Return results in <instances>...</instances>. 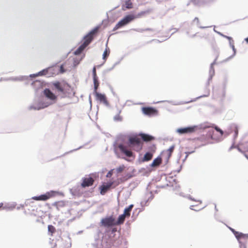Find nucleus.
<instances>
[{
	"label": "nucleus",
	"mask_w": 248,
	"mask_h": 248,
	"mask_svg": "<svg viewBox=\"0 0 248 248\" xmlns=\"http://www.w3.org/2000/svg\"><path fill=\"white\" fill-rule=\"evenodd\" d=\"M44 95L50 102L40 101L37 106L31 105L30 107V109L40 110L47 107L48 106L55 103L57 101L58 96L55 95L49 88H46L43 91Z\"/></svg>",
	"instance_id": "1"
},
{
	"label": "nucleus",
	"mask_w": 248,
	"mask_h": 248,
	"mask_svg": "<svg viewBox=\"0 0 248 248\" xmlns=\"http://www.w3.org/2000/svg\"><path fill=\"white\" fill-rule=\"evenodd\" d=\"M210 127L208 123H204L198 125H194L184 127L178 128L176 129V132L179 135H184L188 133H192L198 129H205Z\"/></svg>",
	"instance_id": "2"
},
{
	"label": "nucleus",
	"mask_w": 248,
	"mask_h": 248,
	"mask_svg": "<svg viewBox=\"0 0 248 248\" xmlns=\"http://www.w3.org/2000/svg\"><path fill=\"white\" fill-rule=\"evenodd\" d=\"M128 144L133 149L138 152L142 148L141 139L137 135H131L128 136Z\"/></svg>",
	"instance_id": "3"
},
{
	"label": "nucleus",
	"mask_w": 248,
	"mask_h": 248,
	"mask_svg": "<svg viewBox=\"0 0 248 248\" xmlns=\"http://www.w3.org/2000/svg\"><path fill=\"white\" fill-rule=\"evenodd\" d=\"M214 131L213 129L209 130L206 134H203L199 137L194 139V140H197L201 141L202 143L199 146V147L205 146L209 144H213V142L211 141V140H214L213 134Z\"/></svg>",
	"instance_id": "4"
},
{
	"label": "nucleus",
	"mask_w": 248,
	"mask_h": 248,
	"mask_svg": "<svg viewBox=\"0 0 248 248\" xmlns=\"http://www.w3.org/2000/svg\"><path fill=\"white\" fill-rule=\"evenodd\" d=\"M113 146L115 152L116 148H118L121 154L124 155L125 156L127 157H134V155L133 153L128 150L126 146L125 145L123 142L117 143L116 141H115L113 143Z\"/></svg>",
	"instance_id": "5"
},
{
	"label": "nucleus",
	"mask_w": 248,
	"mask_h": 248,
	"mask_svg": "<svg viewBox=\"0 0 248 248\" xmlns=\"http://www.w3.org/2000/svg\"><path fill=\"white\" fill-rule=\"evenodd\" d=\"M52 85L58 92L62 93V98L69 97L70 96L71 90L70 86H68V89H66L62 87L61 83L58 81L53 82Z\"/></svg>",
	"instance_id": "6"
},
{
	"label": "nucleus",
	"mask_w": 248,
	"mask_h": 248,
	"mask_svg": "<svg viewBox=\"0 0 248 248\" xmlns=\"http://www.w3.org/2000/svg\"><path fill=\"white\" fill-rule=\"evenodd\" d=\"M234 132V135L233 137V142L232 144V145L230 146V147L229 149V151H230L233 148H236V146L235 145V141L234 140L236 139V138L238 136V125L235 124H232L229 126V129L228 131H226V136H228L230 135L232 132Z\"/></svg>",
	"instance_id": "7"
},
{
	"label": "nucleus",
	"mask_w": 248,
	"mask_h": 248,
	"mask_svg": "<svg viewBox=\"0 0 248 248\" xmlns=\"http://www.w3.org/2000/svg\"><path fill=\"white\" fill-rule=\"evenodd\" d=\"M100 223V226L108 228L116 226L115 224V218L112 215L102 218Z\"/></svg>",
	"instance_id": "8"
},
{
	"label": "nucleus",
	"mask_w": 248,
	"mask_h": 248,
	"mask_svg": "<svg viewBox=\"0 0 248 248\" xmlns=\"http://www.w3.org/2000/svg\"><path fill=\"white\" fill-rule=\"evenodd\" d=\"M58 194L59 192L54 190H50L45 194H41L39 196H34L32 197V199L38 201H46L49 198L56 196Z\"/></svg>",
	"instance_id": "9"
},
{
	"label": "nucleus",
	"mask_w": 248,
	"mask_h": 248,
	"mask_svg": "<svg viewBox=\"0 0 248 248\" xmlns=\"http://www.w3.org/2000/svg\"><path fill=\"white\" fill-rule=\"evenodd\" d=\"M141 110L143 114L150 117L157 115L158 112L156 108L152 107H143Z\"/></svg>",
	"instance_id": "10"
},
{
	"label": "nucleus",
	"mask_w": 248,
	"mask_h": 248,
	"mask_svg": "<svg viewBox=\"0 0 248 248\" xmlns=\"http://www.w3.org/2000/svg\"><path fill=\"white\" fill-rule=\"evenodd\" d=\"M113 184V182L108 181L107 182L103 183L101 185H100L99 187V189H100V193L101 195H104L106 194V193L111 188L113 187L112 186Z\"/></svg>",
	"instance_id": "11"
},
{
	"label": "nucleus",
	"mask_w": 248,
	"mask_h": 248,
	"mask_svg": "<svg viewBox=\"0 0 248 248\" xmlns=\"http://www.w3.org/2000/svg\"><path fill=\"white\" fill-rule=\"evenodd\" d=\"M162 163V158L161 155H159L157 157L155 158L152 162L149 165L148 170L149 171H151L153 170V168H158L160 166L161 164Z\"/></svg>",
	"instance_id": "12"
},
{
	"label": "nucleus",
	"mask_w": 248,
	"mask_h": 248,
	"mask_svg": "<svg viewBox=\"0 0 248 248\" xmlns=\"http://www.w3.org/2000/svg\"><path fill=\"white\" fill-rule=\"evenodd\" d=\"M91 44V40L89 41H83V42L78 47V48L74 51V53L75 55H80L85 48Z\"/></svg>",
	"instance_id": "13"
},
{
	"label": "nucleus",
	"mask_w": 248,
	"mask_h": 248,
	"mask_svg": "<svg viewBox=\"0 0 248 248\" xmlns=\"http://www.w3.org/2000/svg\"><path fill=\"white\" fill-rule=\"evenodd\" d=\"M94 180L93 178L89 176L87 177H83L82 178V182L81 183V186L82 188L89 187L92 186L93 184Z\"/></svg>",
	"instance_id": "14"
},
{
	"label": "nucleus",
	"mask_w": 248,
	"mask_h": 248,
	"mask_svg": "<svg viewBox=\"0 0 248 248\" xmlns=\"http://www.w3.org/2000/svg\"><path fill=\"white\" fill-rule=\"evenodd\" d=\"M2 80L5 81H8V80H11V81H28V76H20L19 77H10L8 78H4L2 79V78L0 79V81H2Z\"/></svg>",
	"instance_id": "15"
},
{
	"label": "nucleus",
	"mask_w": 248,
	"mask_h": 248,
	"mask_svg": "<svg viewBox=\"0 0 248 248\" xmlns=\"http://www.w3.org/2000/svg\"><path fill=\"white\" fill-rule=\"evenodd\" d=\"M153 152H147L142 157L139 158V161L140 163L149 161L153 158Z\"/></svg>",
	"instance_id": "16"
},
{
	"label": "nucleus",
	"mask_w": 248,
	"mask_h": 248,
	"mask_svg": "<svg viewBox=\"0 0 248 248\" xmlns=\"http://www.w3.org/2000/svg\"><path fill=\"white\" fill-rule=\"evenodd\" d=\"M238 233H235L234 235L239 243L240 248H247L245 243L240 240L241 238H243V233L239 232H238Z\"/></svg>",
	"instance_id": "17"
},
{
	"label": "nucleus",
	"mask_w": 248,
	"mask_h": 248,
	"mask_svg": "<svg viewBox=\"0 0 248 248\" xmlns=\"http://www.w3.org/2000/svg\"><path fill=\"white\" fill-rule=\"evenodd\" d=\"M123 18L126 24L128 25L133 20H134L136 19V17L135 16V14L133 13H130L124 16Z\"/></svg>",
	"instance_id": "18"
},
{
	"label": "nucleus",
	"mask_w": 248,
	"mask_h": 248,
	"mask_svg": "<svg viewBox=\"0 0 248 248\" xmlns=\"http://www.w3.org/2000/svg\"><path fill=\"white\" fill-rule=\"evenodd\" d=\"M128 217L123 213L118 216L117 220L115 219V224L116 226L123 224L124 222L125 218Z\"/></svg>",
	"instance_id": "19"
},
{
	"label": "nucleus",
	"mask_w": 248,
	"mask_h": 248,
	"mask_svg": "<svg viewBox=\"0 0 248 248\" xmlns=\"http://www.w3.org/2000/svg\"><path fill=\"white\" fill-rule=\"evenodd\" d=\"M140 135H141V140L146 142L151 141L155 139L154 136L149 134L141 133Z\"/></svg>",
	"instance_id": "20"
},
{
	"label": "nucleus",
	"mask_w": 248,
	"mask_h": 248,
	"mask_svg": "<svg viewBox=\"0 0 248 248\" xmlns=\"http://www.w3.org/2000/svg\"><path fill=\"white\" fill-rule=\"evenodd\" d=\"M209 95H210V91L208 90L207 91V93L206 94L201 95L200 96H199L195 98H194V99H191V100H190L189 101H186V102H183V103H180L179 104H188V103H191V102H195L197 100H198V99H199L200 98H202V97H207ZM178 104H176L175 105H178Z\"/></svg>",
	"instance_id": "21"
},
{
	"label": "nucleus",
	"mask_w": 248,
	"mask_h": 248,
	"mask_svg": "<svg viewBox=\"0 0 248 248\" xmlns=\"http://www.w3.org/2000/svg\"><path fill=\"white\" fill-rule=\"evenodd\" d=\"M127 25L125 22H124V20L123 18L121 19L118 23L115 25L114 27L112 30V31H114L125 26Z\"/></svg>",
	"instance_id": "22"
},
{
	"label": "nucleus",
	"mask_w": 248,
	"mask_h": 248,
	"mask_svg": "<svg viewBox=\"0 0 248 248\" xmlns=\"http://www.w3.org/2000/svg\"><path fill=\"white\" fill-rule=\"evenodd\" d=\"M58 62H57L53 65H52L51 66H49L46 68H45L41 71H40L39 72V74H40V76H45L46 75H47L48 73V71L52 68H53V67L55 66L58 63Z\"/></svg>",
	"instance_id": "23"
},
{
	"label": "nucleus",
	"mask_w": 248,
	"mask_h": 248,
	"mask_svg": "<svg viewBox=\"0 0 248 248\" xmlns=\"http://www.w3.org/2000/svg\"><path fill=\"white\" fill-rule=\"evenodd\" d=\"M133 5L131 0H126L124 4L122 5V9L123 10L130 9L132 8Z\"/></svg>",
	"instance_id": "24"
},
{
	"label": "nucleus",
	"mask_w": 248,
	"mask_h": 248,
	"mask_svg": "<svg viewBox=\"0 0 248 248\" xmlns=\"http://www.w3.org/2000/svg\"><path fill=\"white\" fill-rule=\"evenodd\" d=\"M108 40L107 41V42L106 44V49L104 50V51L103 53V55H102V59L105 62H106V61L107 60V59L108 57L109 53H110V49L108 47Z\"/></svg>",
	"instance_id": "25"
},
{
	"label": "nucleus",
	"mask_w": 248,
	"mask_h": 248,
	"mask_svg": "<svg viewBox=\"0 0 248 248\" xmlns=\"http://www.w3.org/2000/svg\"><path fill=\"white\" fill-rule=\"evenodd\" d=\"M94 94L95 96L96 100L100 101V102H102L103 100L107 98L105 94L104 93L97 92Z\"/></svg>",
	"instance_id": "26"
},
{
	"label": "nucleus",
	"mask_w": 248,
	"mask_h": 248,
	"mask_svg": "<svg viewBox=\"0 0 248 248\" xmlns=\"http://www.w3.org/2000/svg\"><path fill=\"white\" fill-rule=\"evenodd\" d=\"M134 205L133 204H130L129 206L124 208L123 213L125 214L127 217H129L130 216L131 211Z\"/></svg>",
	"instance_id": "27"
},
{
	"label": "nucleus",
	"mask_w": 248,
	"mask_h": 248,
	"mask_svg": "<svg viewBox=\"0 0 248 248\" xmlns=\"http://www.w3.org/2000/svg\"><path fill=\"white\" fill-rule=\"evenodd\" d=\"M231 47L232 48V50L233 51V54L231 56H230V57H228L227 58H226V59L223 60V61L222 62H228L229 60H230V59H231L232 58H233L235 56V55H236V49H235V48L234 47V45H231Z\"/></svg>",
	"instance_id": "28"
},
{
	"label": "nucleus",
	"mask_w": 248,
	"mask_h": 248,
	"mask_svg": "<svg viewBox=\"0 0 248 248\" xmlns=\"http://www.w3.org/2000/svg\"><path fill=\"white\" fill-rule=\"evenodd\" d=\"M150 196L147 200H145V201H142L141 202L140 204L142 206H146L147 205V202L149 201H150L153 199L154 196L153 194L152 193V192L150 191Z\"/></svg>",
	"instance_id": "29"
},
{
	"label": "nucleus",
	"mask_w": 248,
	"mask_h": 248,
	"mask_svg": "<svg viewBox=\"0 0 248 248\" xmlns=\"http://www.w3.org/2000/svg\"><path fill=\"white\" fill-rule=\"evenodd\" d=\"M83 39L84 41H87L91 40V43L93 41V37L92 35V33H90V32L89 31L86 35H85L83 37Z\"/></svg>",
	"instance_id": "30"
},
{
	"label": "nucleus",
	"mask_w": 248,
	"mask_h": 248,
	"mask_svg": "<svg viewBox=\"0 0 248 248\" xmlns=\"http://www.w3.org/2000/svg\"><path fill=\"white\" fill-rule=\"evenodd\" d=\"M208 124H209L210 127H211V124L209 123ZM212 127H213L216 130V131L219 132L221 136H222L224 133V131L221 129H220L218 126L215 125V124H212Z\"/></svg>",
	"instance_id": "31"
},
{
	"label": "nucleus",
	"mask_w": 248,
	"mask_h": 248,
	"mask_svg": "<svg viewBox=\"0 0 248 248\" xmlns=\"http://www.w3.org/2000/svg\"><path fill=\"white\" fill-rule=\"evenodd\" d=\"M48 232L51 233V235H52L53 233L55 232V228L52 225H48L47 226Z\"/></svg>",
	"instance_id": "32"
},
{
	"label": "nucleus",
	"mask_w": 248,
	"mask_h": 248,
	"mask_svg": "<svg viewBox=\"0 0 248 248\" xmlns=\"http://www.w3.org/2000/svg\"><path fill=\"white\" fill-rule=\"evenodd\" d=\"M100 25L97 26L90 31V33H92L93 37L95 35H96V34L97 32V30L100 28Z\"/></svg>",
	"instance_id": "33"
},
{
	"label": "nucleus",
	"mask_w": 248,
	"mask_h": 248,
	"mask_svg": "<svg viewBox=\"0 0 248 248\" xmlns=\"http://www.w3.org/2000/svg\"><path fill=\"white\" fill-rule=\"evenodd\" d=\"M31 85V86L34 87H35L36 86L39 87L41 86V83L40 80H35L32 82Z\"/></svg>",
	"instance_id": "34"
},
{
	"label": "nucleus",
	"mask_w": 248,
	"mask_h": 248,
	"mask_svg": "<svg viewBox=\"0 0 248 248\" xmlns=\"http://www.w3.org/2000/svg\"><path fill=\"white\" fill-rule=\"evenodd\" d=\"M133 176V174H132L130 173H128L126 174L124 176H123V178L124 179V181H126L128 179L132 178Z\"/></svg>",
	"instance_id": "35"
},
{
	"label": "nucleus",
	"mask_w": 248,
	"mask_h": 248,
	"mask_svg": "<svg viewBox=\"0 0 248 248\" xmlns=\"http://www.w3.org/2000/svg\"><path fill=\"white\" fill-rule=\"evenodd\" d=\"M148 149L149 150V151L148 152H153V154L155 152V150H156L155 145L154 144H153L152 145H151V146H150L148 147Z\"/></svg>",
	"instance_id": "36"
},
{
	"label": "nucleus",
	"mask_w": 248,
	"mask_h": 248,
	"mask_svg": "<svg viewBox=\"0 0 248 248\" xmlns=\"http://www.w3.org/2000/svg\"><path fill=\"white\" fill-rule=\"evenodd\" d=\"M113 119L115 121L121 122L122 121V117L118 113L114 117Z\"/></svg>",
	"instance_id": "37"
},
{
	"label": "nucleus",
	"mask_w": 248,
	"mask_h": 248,
	"mask_svg": "<svg viewBox=\"0 0 248 248\" xmlns=\"http://www.w3.org/2000/svg\"><path fill=\"white\" fill-rule=\"evenodd\" d=\"M215 74L209 73V77L208 78V81L206 83V86H208L210 83V81L212 80L213 77H214Z\"/></svg>",
	"instance_id": "38"
},
{
	"label": "nucleus",
	"mask_w": 248,
	"mask_h": 248,
	"mask_svg": "<svg viewBox=\"0 0 248 248\" xmlns=\"http://www.w3.org/2000/svg\"><path fill=\"white\" fill-rule=\"evenodd\" d=\"M90 142V141H89V142H87L86 143H85L84 145H82V146H79V147H78V148H76V149H73L71 151H70L69 152H67V153H66L65 154H68V153H71L72 152H74V151H77L80 149H81L83 147H84L85 145H87Z\"/></svg>",
	"instance_id": "39"
},
{
	"label": "nucleus",
	"mask_w": 248,
	"mask_h": 248,
	"mask_svg": "<svg viewBox=\"0 0 248 248\" xmlns=\"http://www.w3.org/2000/svg\"><path fill=\"white\" fill-rule=\"evenodd\" d=\"M225 96H226L225 85H224L223 90H222V97L221 98V102H223L224 98L225 97Z\"/></svg>",
	"instance_id": "40"
},
{
	"label": "nucleus",
	"mask_w": 248,
	"mask_h": 248,
	"mask_svg": "<svg viewBox=\"0 0 248 248\" xmlns=\"http://www.w3.org/2000/svg\"><path fill=\"white\" fill-rule=\"evenodd\" d=\"M125 167L124 165H121L119 167L116 168V171L119 173L124 170Z\"/></svg>",
	"instance_id": "41"
},
{
	"label": "nucleus",
	"mask_w": 248,
	"mask_h": 248,
	"mask_svg": "<svg viewBox=\"0 0 248 248\" xmlns=\"http://www.w3.org/2000/svg\"><path fill=\"white\" fill-rule=\"evenodd\" d=\"M170 157H171V153H168V155L166 157L165 161H164V165H167L169 163V159Z\"/></svg>",
	"instance_id": "42"
},
{
	"label": "nucleus",
	"mask_w": 248,
	"mask_h": 248,
	"mask_svg": "<svg viewBox=\"0 0 248 248\" xmlns=\"http://www.w3.org/2000/svg\"><path fill=\"white\" fill-rule=\"evenodd\" d=\"M64 63L62 64L60 66L59 72L63 74L66 72V70L64 68Z\"/></svg>",
	"instance_id": "43"
},
{
	"label": "nucleus",
	"mask_w": 248,
	"mask_h": 248,
	"mask_svg": "<svg viewBox=\"0 0 248 248\" xmlns=\"http://www.w3.org/2000/svg\"><path fill=\"white\" fill-rule=\"evenodd\" d=\"M171 30H174V31L170 35V36H166V39H165L166 40H167L169 38H170V36L173 34L175 32H177L178 31V29H177V28H171L168 31V32H169L170 31H171Z\"/></svg>",
	"instance_id": "44"
},
{
	"label": "nucleus",
	"mask_w": 248,
	"mask_h": 248,
	"mask_svg": "<svg viewBox=\"0 0 248 248\" xmlns=\"http://www.w3.org/2000/svg\"><path fill=\"white\" fill-rule=\"evenodd\" d=\"M99 85V83H93V94L97 93L96 91Z\"/></svg>",
	"instance_id": "45"
},
{
	"label": "nucleus",
	"mask_w": 248,
	"mask_h": 248,
	"mask_svg": "<svg viewBox=\"0 0 248 248\" xmlns=\"http://www.w3.org/2000/svg\"><path fill=\"white\" fill-rule=\"evenodd\" d=\"M113 170H114V169H111L110 170H109L108 172L106 174V177L110 178L113 175Z\"/></svg>",
	"instance_id": "46"
},
{
	"label": "nucleus",
	"mask_w": 248,
	"mask_h": 248,
	"mask_svg": "<svg viewBox=\"0 0 248 248\" xmlns=\"http://www.w3.org/2000/svg\"><path fill=\"white\" fill-rule=\"evenodd\" d=\"M145 13H146L145 11H141V12L139 13L138 14L135 15V16L136 17V19L137 18H139V17H141V16L143 15Z\"/></svg>",
	"instance_id": "47"
},
{
	"label": "nucleus",
	"mask_w": 248,
	"mask_h": 248,
	"mask_svg": "<svg viewBox=\"0 0 248 248\" xmlns=\"http://www.w3.org/2000/svg\"><path fill=\"white\" fill-rule=\"evenodd\" d=\"M174 145H172L171 146H170V148L167 150V152H168V153H171V154L174 150Z\"/></svg>",
	"instance_id": "48"
},
{
	"label": "nucleus",
	"mask_w": 248,
	"mask_h": 248,
	"mask_svg": "<svg viewBox=\"0 0 248 248\" xmlns=\"http://www.w3.org/2000/svg\"><path fill=\"white\" fill-rule=\"evenodd\" d=\"M93 83H99L98 78L97 75L93 76Z\"/></svg>",
	"instance_id": "49"
},
{
	"label": "nucleus",
	"mask_w": 248,
	"mask_h": 248,
	"mask_svg": "<svg viewBox=\"0 0 248 248\" xmlns=\"http://www.w3.org/2000/svg\"><path fill=\"white\" fill-rule=\"evenodd\" d=\"M62 204V202H55L52 205L56 206L57 208L59 206H61Z\"/></svg>",
	"instance_id": "50"
},
{
	"label": "nucleus",
	"mask_w": 248,
	"mask_h": 248,
	"mask_svg": "<svg viewBox=\"0 0 248 248\" xmlns=\"http://www.w3.org/2000/svg\"><path fill=\"white\" fill-rule=\"evenodd\" d=\"M209 73L215 74V69L214 68V66L210 65Z\"/></svg>",
	"instance_id": "51"
},
{
	"label": "nucleus",
	"mask_w": 248,
	"mask_h": 248,
	"mask_svg": "<svg viewBox=\"0 0 248 248\" xmlns=\"http://www.w3.org/2000/svg\"><path fill=\"white\" fill-rule=\"evenodd\" d=\"M187 198L189 199L190 200L193 201H197L196 199H195L194 198H193L190 195H188ZM197 202H202V201L198 200Z\"/></svg>",
	"instance_id": "52"
},
{
	"label": "nucleus",
	"mask_w": 248,
	"mask_h": 248,
	"mask_svg": "<svg viewBox=\"0 0 248 248\" xmlns=\"http://www.w3.org/2000/svg\"><path fill=\"white\" fill-rule=\"evenodd\" d=\"M214 31L217 33L218 34H219V35H220L221 36L223 37L224 38V36H225V35H224V34H223L222 33L219 32V31H216L215 29V28H214Z\"/></svg>",
	"instance_id": "53"
},
{
	"label": "nucleus",
	"mask_w": 248,
	"mask_h": 248,
	"mask_svg": "<svg viewBox=\"0 0 248 248\" xmlns=\"http://www.w3.org/2000/svg\"><path fill=\"white\" fill-rule=\"evenodd\" d=\"M136 31L139 32H142L144 31V29H141V28H138L134 30Z\"/></svg>",
	"instance_id": "54"
},
{
	"label": "nucleus",
	"mask_w": 248,
	"mask_h": 248,
	"mask_svg": "<svg viewBox=\"0 0 248 248\" xmlns=\"http://www.w3.org/2000/svg\"><path fill=\"white\" fill-rule=\"evenodd\" d=\"M229 229L231 231V232L233 233V234L235 233H238V231H235L234 229L229 227Z\"/></svg>",
	"instance_id": "55"
},
{
	"label": "nucleus",
	"mask_w": 248,
	"mask_h": 248,
	"mask_svg": "<svg viewBox=\"0 0 248 248\" xmlns=\"http://www.w3.org/2000/svg\"><path fill=\"white\" fill-rule=\"evenodd\" d=\"M224 38L227 39L229 41H232V42H233V40H232V37H230V36H227V35H226L224 36Z\"/></svg>",
	"instance_id": "56"
},
{
	"label": "nucleus",
	"mask_w": 248,
	"mask_h": 248,
	"mask_svg": "<svg viewBox=\"0 0 248 248\" xmlns=\"http://www.w3.org/2000/svg\"><path fill=\"white\" fill-rule=\"evenodd\" d=\"M92 73H93V76L97 75L96 72V67L95 66L93 68Z\"/></svg>",
	"instance_id": "57"
},
{
	"label": "nucleus",
	"mask_w": 248,
	"mask_h": 248,
	"mask_svg": "<svg viewBox=\"0 0 248 248\" xmlns=\"http://www.w3.org/2000/svg\"><path fill=\"white\" fill-rule=\"evenodd\" d=\"M106 106H109V103L108 101L107 98H106L104 100H103L102 102Z\"/></svg>",
	"instance_id": "58"
},
{
	"label": "nucleus",
	"mask_w": 248,
	"mask_h": 248,
	"mask_svg": "<svg viewBox=\"0 0 248 248\" xmlns=\"http://www.w3.org/2000/svg\"><path fill=\"white\" fill-rule=\"evenodd\" d=\"M111 71V69H106L105 70H104L103 72V74L104 75H106V74H107L109 72H110Z\"/></svg>",
	"instance_id": "59"
},
{
	"label": "nucleus",
	"mask_w": 248,
	"mask_h": 248,
	"mask_svg": "<svg viewBox=\"0 0 248 248\" xmlns=\"http://www.w3.org/2000/svg\"><path fill=\"white\" fill-rule=\"evenodd\" d=\"M117 228H112H112H111V233L112 234H113V233H115V232H117Z\"/></svg>",
	"instance_id": "60"
},
{
	"label": "nucleus",
	"mask_w": 248,
	"mask_h": 248,
	"mask_svg": "<svg viewBox=\"0 0 248 248\" xmlns=\"http://www.w3.org/2000/svg\"><path fill=\"white\" fill-rule=\"evenodd\" d=\"M236 148L237 149V150L239 152L241 153L242 154H244V153H245V152L240 147H239L238 146H236Z\"/></svg>",
	"instance_id": "61"
},
{
	"label": "nucleus",
	"mask_w": 248,
	"mask_h": 248,
	"mask_svg": "<svg viewBox=\"0 0 248 248\" xmlns=\"http://www.w3.org/2000/svg\"><path fill=\"white\" fill-rule=\"evenodd\" d=\"M123 59V58H122L119 61H118V62H116L115 63H114V64L113 65L114 67H115L117 65L119 64L121 61L122 60V59Z\"/></svg>",
	"instance_id": "62"
},
{
	"label": "nucleus",
	"mask_w": 248,
	"mask_h": 248,
	"mask_svg": "<svg viewBox=\"0 0 248 248\" xmlns=\"http://www.w3.org/2000/svg\"><path fill=\"white\" fill-rule=\"evenodd\" d=\"M217 57H218V56H217L216 57V58L215 59V60L210 64V65H212L214 66L216 63V61L217 60Z\"/></svg>",
	"instance_id": "63"
},
{
	"label": "nucleus",
	"mask_w": 248,
	"mask_h": 248,
	"mask_svg": "<svg viewBox=\"0 0 248 248\" xmlns=\"http://www.w3.org/2000/svg\"><path fill=\"white\" fill-rule=\"evenodd\" d=\"M243 239L248 238V233L245 234L243 233Z\"/></svg>",
	"instance_id": "64"
}]
</instances>
